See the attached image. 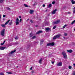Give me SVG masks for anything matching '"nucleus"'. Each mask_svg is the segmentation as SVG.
Listing matches in <instances>:
<instances>
[{
	"label": "nucleus",
	"mask_w": 75,
	"mask_h": 75,
	"mask_svg": "<svg viewBox=\"0 0 75 75\" xmlns=\"http://www.w3.org/2000/svg\"><path fill=\"white\" fill-rule=\"evenodd\" d=\"M62 55L64 56V58H65V59H66L67 58V54H66V53L65 52H63L62 53Z\"/></svg>",
	"instance_id": "1"
},
{
	"label": "nucleus",
	"mask_w": 75,
	"mask_h": 75,
	"mask_svg": "<svg viewBox=\"0 0 75 75\" xmlns=\"http://www.w3.org/2000/svg\"><path fill=\"white\" fill-rule=\"evenodd\" d=\"M10 20H9L7 21L5 23V24H1V25L2 27H4V28L5 27H6V25H7V24H8V23H9Z\"/></svg>",
	"instance_id": "2"
},
{
	"label": "nucleus",
	"mask_w": 75,
	"mask_h": 75,
	"mask_svg": "<svg viewBox=\"0 0 75 75\" xmlns=\"http://www.w3.org/2000/svg\"><path fill=\"white\" fill-rule=\"evenodd\" d=\"M55 44V43L54 42H51V43H47V46H54Z\"/></svg>",
	"instance_id": "3"
},
{
	"label": "nucleus",
	"mask_w": 75,
	"mask_h": 75,
	"mask_svg": "<svg viewBox=\"0 0 75 75\" xmlns=\"http://www.w3.org/2000/svg\"><path fill=\"white\" fill-rule=\"evenodd\" d=\"M4 33H5V29H3V30H2L1 31V35L2 36H4Z\"/></svg>",
	"instance_id": "4"
},
{
	"label": "nucleus",
	"mask_w": 75,
	"mask_h": 75,
	"mask_svg": "<svg viewBox=\"0 0 75 75\" xmlns=\"http://www.w3.org/2000/svg\"><path fill=\"white\" fill-rule=\"evenodd\" d=\"M19 19L18 18H17V19L16 20V25H18L19 24Z\"/></svg>",
	"instance_id": "5"
},
{
	"label": "nucleus",
	"mask_w": 75,
	"mask_h": 75,
	"mask_svg": "<svg viewBox=\"0 0 75 75\" xmlns=\"http://www.w3.org/2000/svg\"><path fill=\"white\" fill-rule=\"evenodd\" d=\"M60 22V20H58L54 22V24H59V23Z\"/></svg>",
	"instance_id": "6"
},
{
	"label": "nucleus",
	"mask_w": 75,
	"mask_h": 75,
	"mask_svg": "<svg viewBox=\"0 0 75 75\" xmlns=\"http://www.w3.org/2000/svg\"><path fill=\"white\" fill-rule=\"evenodd\" d=\"M45 30L46 31H51V29L50 28L47 27L45 28Z\"/></svg>",
	"instance_id": "7"
},
{
	"label": "nucleus",
	"mask_w": 75,
	"mask_h": 75,
	"mask_svg": "<svg viewBox=\"0 0 75 75\" xmlns=\"http://www.w3.org/2000/svg\"><path fill=\"white\" fill-rule=\"evenodd\" d=\"M62 62H60L57 64V66H61L62 65Z\"/></svg>",
	"instance_id": "8"
},
{
	"label": "nucleus",
	"mask_w": 75,
	"mask_h": 75,
	"mask_svg": "<svg viewBox=\"0 0 75 75\" xmlns=\"http://www.w3.org/2000/svg\"><path fill=\"white\" fill-rule=\"evenodd\" d=\"M42 30H39L36 33V34H40V33H42Z\"/></svg>",
	"instance_id": "9"
},
{
	"label": "nucleus",
	"mask_w": 75,
	"mask_h": 75,
	"mask_svg": "<svg viewBox=\"0 0 75 75\" xmlns=\"http://www.w3.org/2000/svg\"><path fill=\"white\" fill-rule=\"evenodd\" d=\"M16 51V50H15L13 51H12L9 53V54H13L14 52H15Z\"/></svg>",
	"instance_id": "10"
},
{
	"label": "nucleus",
	"mask_w": 75,
	"mask_h": 75,
	"mask_svg": "<svg viewBox=\"0 0 75 75\" xmlns=\"http://www.w3.org/2000/svg\"><path fill=\"white\" fill-rule=\"evenodd\" d=\"M67 51L68 52H69V53H72V50H67Z\"/></svg>",
	"instance_id": "11"
},
{
	"label": "nucleus",
	"mask_w": 75,
	"mask_h": 75,
	"mask_svg": "<svg viewBox=\"0 0 75 75\" xmlns=\"http://www.w3.org/2000/svg\"><path fill=\"white\" fill-rule=\"evenodd\" d=\"M57 11V9H55V10H53V11L52 13L53 14H55V12H56V11Z\"/></svg>",
	"instance_id": "12"
},
{
	"label": "nucleus",
	"mask_w": 75,
	"mask_h": 75,
	"mask_svg": "<svg viewBox=\"0 0 75 75\" xmlns=\"http://www.w3.org/2000/svg\"><path fill=\"white\" fill-rule=\"evenodd\" d=\"M9 25H11L13 24V21L11 20L10 22L9 23Z\"/></svg>",
	"instance_id": "13"
},
{
	"label": "nucleus",
	"mask_w": 75,
	"mask_h": 75,
	"mask_svg": "<svg viewBox=\"0 0 75 75\" xmlns=\"http://www.w3.org/2000/svg\"><path fill=\"white\" fill-rule=\"evenodd\" d=\"M61 35H56V37L57 38H59Z\"/></svg>",
	"instance_id": "14"
},
{
	"label": "nucleus",
	"mask_w": 75,
	"mask_h": 75,
	"mask_svg": "<svg viewBox=\"0 0 75 75\" xmlns=\"http://www.w3.org/2000/svg\"><path fill=\"white\" fill-rule=\"evenodd\" d=\"M42 58L40 59L39 60V62L40 64H42L41 62H42Z\"/></svg>",
	"instance_id": "15"
},
{
	"label": "nucleus",
	"mask_w": 75,
	"mask_h": 75,
	"mask_svg": "<svg viewBox=\"0 0 75 75\" xmlns=\"http://www.w3.org/2000/svg\"><path fill=\"white\" fill-rule=\"evenodd\" d=\"M71 2L72 4H75V1H74L73 0H71Z\"/></svg>",
	"instance_id": "16"
},
{
	"label": "nucleus",
	"mask_w": 75,
	"mask_h": 75,
	"mask_svg": "<svg viewBox=\"0 0 75 75\" xmlns=\"http://www.w3.org/2000/svg\"><path fill=\"white\" fill-rule=\"evenodd\" d=\"M5 47H0V50H4V49H5Z\"/></svg>",
	"instance_id": "17"
},
{
	"label": "nucleus",
	"mask_w": 75,
	"mask_h": 75,
	"mask_svg": "<svg viewBox=\"0 0 75 75\" xmlns=\"http://www.w3.org/2000/svg\"><path fill=\"white\" fill-rule=\"evenodd\" d=\"M34 12V11L33 10H30V14H33V13Z\"/></svg>",
	"instance_id": "18"
},
{
	"label": "nucleus",
	"mask_w": 75,
	"mask_h": 75,
	"mask_svg": "<svg viewBox=\"0 0 75 75\" xmlns=\"http://www.w3.org/2000/svg\"><path fill=\"white\" fill-rule=\"evenodd\" d=\"M24 5L25 7H28V6L27 5V4H24Z\"/></svg>",
	"instance_id": "19"
},
{
	"label": "nucleus",
	"mask_w": 75,
	"mask_h": 75,
	"mask_svg": "<svg viewBox=\"0 0 75 75\" xmlns=\"http://www.w3.org/2000/svg\"><path fill=\"white\" fill-rule=\"evenodd\" d=\"M73 13L74 14L75 13V7H74L73 8Z\"/></svg>",
	"instance_id": "20"
},
{
	"label": "nucleus",
	"mask_w": 75,
	"mask_h": 75,
	"mask_svg": "<svg viewBox=\"0 0 75 75\" xmlns=\"http://www.w3.org/2000/svg\"><path fill=\"white\" fill-rule=\"evenodd\" d=\"M36 38V36H34L32 37V39H33L34 38Z\"/></svg>",
	"instance_id": "21"
},
{
	"label": "nucleus",
	"mask_w": 75,
	"mask_h": 75,
	"mask_svg": "<svg viewBox=\"0 0 75 75\" xmlns=\"http://www.w3.org/2000/svg\"><path fill=\"white\" fill-rule=\"evenodd\" d=\"M6 73L8 74H13V73L11 72H6Z\"/></svg>",
	"instance_id": "22"
},
{
	"label": "nucleus",
	"mask_w": 75,
	"mask_h": 75,
	"mask_svg": "<svg viewBox=\"0 0 75 75\" xmlns=\"http://www.w3.org/2000/svg\"><path fill=\"white\" fill-rule=\"evenodd\" d=\"M4 1V0H0V3H3Z\"/></svg>",
	"instance_id": "23"
},
{
	"label": "nucleus",
	"mask_w": 75,
	"mask_h": 75,
	"mask_svg": "<svg viewBox=\"0 0 75 75\" xmlns=\"http://www.w3.org/2000/svg\"><path fill=\"white\" fill-rule=\"evenodd\" d=\"M6 9L8 10H11V9H10L9 7L6 8Z\"/></svg>",
	"instance_id": "24"
},
{
	"label": "nucleus",
	"mask_w": 75,
	"mask_h": 75,
	"mask_svg": "<svg viewBox=\"0 0 75 75\" xmlns=\"http://www.w3.org/2000/svg\"><path fill=\"white\" fill-rule=\"evenodd\" d=\"M57 37H56V36H55L53 37V40H55V39H57Z\"/></svg>",
	"instance_id": "25"
},
{
	"label": "nucleus",
	"mask_w": 75,
	"mask_h": 75,
	"mask_svg": "<svg viewBox=\"0 0 75 75\" xmlns=\"http://www.w3.org/2000/svg\"><path fill=\"white\" fill-rule=\"evenodd\" d=\"M51 6H52V5L51 4H50L49 5L48 7L49 8H50V7H51Z\"/></svg>",
	"instance_id": "26"
},
{
	"label": "nucleus",
	"mask_w": 75,
	"mask_h": 75,
	"mask_svg": "<svg viewBox=\"0 0 75 75\" xmlns=\"http://www.w3.org/2000/svg\"><path fill=\"white\" fill-rule=\"evenodd\" d=\"M44 42V40H41L40 41V44H42Z\"/></svg>",
	"instance_id": "27"
},
{
	"label": "nucleus",
	"mask_w": 75,
	"mask_h": 75,
	"mask_svg": "<svg viewBox=\"0 0 75 75\" xmlns=\"http://www.w3.org/2000/svg\"><path fill=\"white\" fill-rule=\"evenodd\" d=\"M5 42H6V41H4L3 43H1V45H4V44Z\"/></svg>",
	"instance_id": "28"
},
{
	"label": "nucleus",
	"mask_w": 75,
	"mask_h": 75,
	"mask_svg": "<svg viewBox=\"0 0 75 75\" xmlns=\"http://www.w3.org/2000/svg\"><path fill=\"white\" fill-rule=\"evenodd\" d=\"M56 27H57V26L56 25L54 26L53 28V29L54 30V29H55Z\"/></svg>",
	"instance_id": "29"
},
{
	"label": "nucleus",
	"mask_w": 75,
	"mask_h": 75,
	"mask_svg": "<svg viewBox=\"0 0 75 75\" xmlns=\"http://www.w3.org/2000/svg\"><path fill=\"white\" fill-rule=\"evenodd\" d=\"M33 34H31V33H30V37H33Z\"/></svg>",
	"instance_id": "30"
},
{
	"label": "nucleus",
	"mask_w": 75,
	"mask_h": 75,
	"mask_svg": "<svg viewBox=\"0 0 75 75\" xmlns=\"http://www.w3.org/2000/svg\"><path fill=\"white\" fill-rule=\"evenodd\" d=\"M67 33H64V36H67Z\"/></svg>",
	"instance_id": "31"
},
{
	"label": "nucleus",
	"mask_w": 75,
	"mask_h": 75,
	"mask_svg": "<svg viewBox=\"0 0 75 75\" xmlns=\"http://www.w3.org/2000/svg\"><path fill=\"white\" fill-rule=\"evenodd\" d=\"M74 23H75V20L74 21L72 22L71 24H74Z\"/></svg>",
	"instance_id": "32"
},
{
	"label": "nucleus",
	"mask_w": 75,
	"mask_h": 75,
	"mask_svg": "<svg viewBox=\"0 0 75 75\" xmlns=\"http://www.w3.org/2000/svg\"><path fill=\"white\" fill-rule=\"evenodd\" d=\"M34 42L35 44H38V42Z\"/></svg>",
	"instance_id": "33"
},
{
	"label": "nucleus",
	"mask_w": 75,
	"mask_h": 75,
	"mask_svg": "<svg viewBox=\"0 0 75 75\" xmlns=\"http://www.w3.org/2000/svg\"><path fill=\"white\" fill-rule=\"evenodd\" d=\"M18 44H19V43L18 42H16L15 43V44H16V45H18Z\"/></svg>",
	"instance_id": "34"
},
{
	"label": "nucleus",
	"mask_w": 75,
	"mask_h": 75,
	"mask_svg": "<svg viewBox=\"0 0 75 75\" xmlns=\"http://www.w3.org/2000/svg\"><path fill=\"white\" fill-rule=\"evenodd\" d=\"M69 69H71V68H72V67L71 66H69Z\"/></svg>",
	"instance_id": "35"
},
{
	"label": "nucleus",
	"mask_w": 75,
	"mask_h": 75,
	"mask_svg": "<svg viewBox=\"0 0 75 75\" xmlns=\"http://www.w3.org/2000/svg\"><path fill=\"white\" fill-rule=\"evenodd\" d=\"M45 24L46 25H48V23L47 22L46 23H45Z\"/></svg>",
	"instance_id": "36"
},
{
	"label": "nucleus",
	"mask_w": 75,
	"mask_h": 75,
	"mask_svg": "<svg viewBox=\"0 0 75 75\" xmlns=\"http://www.w3.org/2000/svg\"><path fill=\"white\" fill-rule=\"evenodd\" d=\"M15 40H17L18 39V37H16L15 38Z\"/></svg>",
	"instance_id": "37"
},
{
	"label": "nucleus",
	"mask_w": 75,
	"mask_h": 75,
	"mask_svg": "<svg viewBox=\"0 0 75 75\" xmlns=\"http://www.w3.org/2000/svg\"><path fill=\"white\" fill-rule=\"evenodd\" d=\"M52 4H55V1H53L52 2Z\"/></svg>",
	"instance_id": "38"
},
{
	"label": "nucleus",
	"mask_w": 75,
	"mask_h": 75,
	"mask_svg": "<svg viewBox=\"0 0 75 75\" xmlns=\"http://www.w3.org/2000/svg\"><path fill=\"white\" fill-rule=\"evenodd\" d=\"M66 26H67V25H65L64 26H63V28H65V27H66Z\"/></svg>",
	"instance_id": "39"
},
{
	"label": "nucleus",
	"mask_w": 75,
	"mask_h": 75,
	"mask_svg": "<svg viewBox=\"0 0 75 75\" xmlns=\"http://www.w3.org/2000/svg\"><path fill=\"white\" fill-rule=\"evenodd\" d=\"M21 21H22V19L21 18L20 19V22H21Z\"/></svg>",
	"instance_id": "40"
},
{
	"label": "nucleus",
	"mask_w": 75,
	"mask_h": 75,
	"mask_svg": "<svg viewBox=\"0 0 75 75\" xmlns=\"http://www.w3.org/2000/svg\"><path fill=\"white\" fill-rule=\"evenodd\" d=\"M30 22L32 23H33V21H32V20H30Z\"/></svg>",
	"instance_id": "41"
},
{
	"label": "nucleus",
	"mask_w": 75,
	"mask_h": 75,
	"mask_svg": "<svg viewBox=\"0 0 75 75\" xmlns=\"http://www.w3.org/2000/svg\"><path fill=\"white\" fill-rule=\"evenodd\" d=\"M30 47V45H29L28 46H27V47L28 48H29V47Z\"/></svg>",
	"instance_id": "42"
},
{
	"label": "nucleus",
	"mask_w": 75,
	"mask_h": 75,
	"mask_svg": "<svg viewBox=\"0 0 75 75\" xmlns=\"http://www.w3.org/2000/svg\"><path fill=\"white\" fill-rule=\"evenodd\" d=\"M42 7H45V5L44 4H43L42 5Z\"/></svg>",
	"instance_id": "43"
},
{
	"label": "nucleus",
	"mask_w": 75,
	"mask_h": 75,
	"mask_svg": "<svg viewBox=\"0 0 75 75\" xmlns=\"http://www.w3.org/2000/svg\"><path fill=\"white\" fill-rule=\"evenodd\" d=\"M34 70H33V71H31L32 74H33V73H34Z\"/></svg>",
	"instance_id": "44"
},
{
	"label": "nucleus",
	"mask_w": 75,
	"mask_h": 75,
	"mask_svg": "<svg viewBox=\"0 0 75 75\" xmlns=\"http://www.w3.org/2000/svg\"><path fill=\"white\" fill-rule=\"evenodd\" d=\"M52 64H54V62H52Z\"/></svg>",
	"instance_id": "45"
},
{
	"label": "nucleus",
	"mask_w": 75,
	"mask_h": 75,
	"mask_svg": "<svg viewBox=\"0 0 75 75\" xmlns=\"http://www.w3.org/2000/svg\"><path fill=\"white\" fill-rule=\"evenodd\" d=\"M73 75H75V72H74L72 74Z\"/></svg>",
	"instance_id": "46"
},
{
	"label": "nucleus",
	"mask_w": 75,
	"mask_h": 75,
	"mask_svg": "<svg viewBox=\"0 0 75 75\" xmlns=\"http://www.w3.org/2000/svg\"><path fill=\"white\" fill-rule=\"evenodd\" d=\"M3 17H6V15H4L3 16Z\"/></svg>",
	"instance_id": "47"
},
{
	"label": "nucleus",
	"mask_w": 75,
	"mask_h": 75,
	"mask_svg": "<svg viewBox=\"0 0 75 75\" xmlns=\"http://www.w3.org/2000/svg\"><path fill=\"white\" fill-rule=\"evenodd\" d=\"M35 4L36 5H37V3L36 2L35 3Z\"/></svg>",
	"instance_id": "48"
},
{
	"label": "nucleus",
	"mask_w": 75,
	"mask_h": 75,
	"mask_svg": "<svg viewBox=\"0 0 75 75\" xmlns=\"http://www.w3.org/2000/svg\"><path fill=\"white\" fill-rule=\"evenodd\" d=\"M36 5L35 4H33V6H35Z\"/></svg>",
	"instance_id": "49"
},
{
	"label": "nucleus",
	"mask_w": 75,
	"mask_h": 75,
	"mask_svg": "<svg viewBox=\"0 0 75 75\" xmlns=\"http://www.w3.org/2000/svg\"><path fill=\"white\" fill-rule=\"evenodd\" d=\"M19 18H21V16H19Z\"/></svg>",
	"instance_id": "50"
},
{
	"label": "nucleus",
	"mask_w": 75,
	"mask_h": 75,
	"mask_svg": "<svg viewBox=\"0 0 75 75\" xmlns=\"http://www.w3.org/2000/svg\"><path fill=\"white\" fill-rule=\"evenodd\" d=\"M30 70H32V67H31L30 69Z\"/></svg>",
	"instance_id": "51"
},
{
	"label": "nucleus",
	"mask_w": 75,
	"mask_h": 75,
	"mask_svg": "<svg viewBox=\"0 0 75 75\" xmlns=\"http://www.w3.org/2000/svg\"><path fill=\"white\" fill-rule=\"evenodd\" d=\"M73 65H74V67H75V64H73Z\"/></svg>",
	"instance_id": "52"
},
{
	"label": "nucleus",
	"mask_w": 75,
	"mask_h": 75,
	"mask_svg": "<svg viewBox=\"0 0 75 75\" xmlns=\"http://www.w3.org/2000/svg\"><path fill=\"white\" fill-rule=\"evenodd\" d=\"M68 14H71V13L70 12H68L67 13Z\"/></svg>",
	"instance_id": "53"
},
{
	"label": "nucleus",
	"mask_w": 75,
	"mask_h": 75,
	"mask_svg": "<svg viewBox=\"0 0 75 75\" xmlns=\"http://www.w3.org/2000/svg\"><path fill=\"white\" fill-rule=\"evenodd\" d=\"M35 27H38V25H36L35 26Z\"/></svg>",
	"instance_id": "54"
},
{
	"label": "nucleus",
	"mask_w": 75,
	"mask_h": 75,
	"mask_svg": "<svg viewBox=\"0 0 75 75\" xmlns=\"http://www.w3.org/2000/svg\"><path fill=\"white\" fill-rule=\"evenodd\" d=\"M46 12H47V10H46L45 11Z\"/></svg>",
	"instance_id": "55"
},
{
	"label": "nucleus",
	"mask_w": 75,
	"mask_h": 75,
	"mask_svg": "<svg viewBox=\"0 0 75 75\" xmlns=\"http://www.w3.org/2000/svg\"><path fill=\"white\" fill-rule=\"evenodd\" d=\"M1 18V16L0 15V18Z\"/></svg>",
	"instance_id": "56"
},
{
	"label": "nucleus",
	"mask_w": 75,
	"mask_h": 75,
	"mask_svg": "<svg viewBox=\"0 0 75 75\" xmlns=\"http://www.w3.org/2000/svg\"><path fill=\"white\" fill-rule=\"evenodd\" d=\"M63 38H64V39L65 38V37H64Z\"/></svg>",
	"instance_id": "57"
},
{
	"label": "nucleus",
	"mask_w": 75,
	"mask_h": 75,
	"mask_svg": "<svg viewBox=\"0 0 75 75\" xmlns=\"http://www.w3.org/2000/svg\"><path fill=\"white\" fill-rule=\"evenodd\" d=\"M18 66L16 67V68H18Z\"/></svg>",
	"instance_id": "58"
},
{
	"label": "nucleus",
	"mask_w": 75,
	"mask_h": 75,
	"mask_svg": "<svg viewBox=\"0 0 75 75\" xmlns=\"http://www.w3.org/2000/svg\"><path fill=\"white\" fill-rule=\"evenodd\" d=\"M28 20H29V19H28Z\"/></svg>",
	"instance_id": "59"
},
{
	"label": "nucleus",
	"mask_w": 75,
	"mask_h": 75,
	"mask_svg": "<svg viewBox=\"0 0 75 75\" xmlns=\"http://www.w3.org/2000/svg\"><path fill=\"white\" fill-rule=\"evenodd\" d=\"M45 57V58H47V57Z\"/></svg>",
	"instance_id": "60"
},
{
	"label": "nucleus",
	"mask_w": 75,
	"mask_h": 75,
	"mask_svg": "<svg viewBox=\"0 0 75 75\" xmlns=\"http://www.w3.org/2000/svg\"><path fill=\"white\" fill-rule=\"evenodd\" d=\"M8 47H10V46H8Z\"/></svg>",
	"instance_id": "61"
},
{
	"label": "nucleus",
	"mask_w": 75,
	"mask_h": 75,
	"mask_svg": "<svg viewBox=\"0 0 75 75\" xmlns=\"http://www.w3.org/2000/svg\"><path fill=\"white\" fill-rule=\"evenodd\" d=\"M48 16H50V15H48Z\"/></svg>",
	"instance_id": "62"
}]
</instances>
